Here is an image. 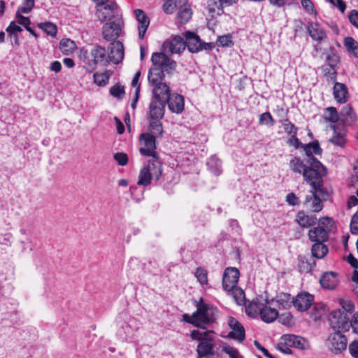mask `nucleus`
Listing matches in <instances>:
<instances>
[{
  "label": "nucleus",
  "instance_id": "f257e3e1",
  "mask_svg": "<svg viewBox=\"0 0 358 358\" xmlns=\"http://www.w3.org/2000/svg\"><path fill=\"white\" fill-rule=\"evenodd\" d=\"M309 166H306L299 157H294L289 162L290 169L295 173H302L304 180L308 185H319V178H323L327 170L315 157L308 159Z\"/></svg>",
  "mask_w": 358,
  "mask_h": 358
},
{
  "label": "nucleus",
  "instance_id": "f03ea898",
  "mask_svg": "<svg viewBox=\"0 0 358 358\" xmlns=\"http://www.w3.org/2000/svg\"><path fill=\"white\" fill-rule=\"evenodd\" d=\"M153 67L148 71V81L152 85L163 83L164 72L172 73L176 69L177 64L164 52H154L151 57Z\"/></svg>",
  "mask_w": 358,
  "mask_h": 358
},
{
  "label": "nucleus",
  "instance_id": "7ed1b4c3",
  "mask_svg": "<svg viewBox=\"0 0 358 358\" xmlns=\"http://www.w3.org/2000/svg\"><path fill=\"white\" fill-rule=\"evenodd\" d=\"M196 311L191 317L187 314L183 315L186 322L203 329L215 322L216 308L203 303L202 300L196 305Z\"/></svg>",
  "mask_w": 358,
  "mask_h": 358
},
{
  "label": "nucleus",
  "instance_id": "20e7f679",
  "mask_svg": "<svg viewBox=\"0 0 358 358\" xmlns=\"http://www.w3.org/2000/svg\"><path fill=\"white\" fill-rule=\"evenodd\" d=\"M213 333L212 331H200L193 330L191 331V338L193 340L199 341L196 347V358H214L215 343Z\"/></svg>",
  "mask_w": 358,
  "mask_h": 358
},
{
  "label": "nucleus",
  "instance_id": "39448f33",
  "mask_svg": "<svg viewBox=\"0 0 358 358\" xmlns=\"http://www.w3.org/2000/svg\"><path fill=\"white\" fill-rule=\"evenodd\" d=\"M319 185H310L311 189L310 194L306 196L303 206L308 210L313 213H318L321 211L324 207L323 201H327L329 198V194L323 187L324 182L322 178H319Z\"/></svg>",
  "mask_w": 358,
  "mask_h": 358
},
{
  "label": "nucleus",
  "instance_id": "423d86ee",
  "mask_svg": "<svg viewBox=\"0 0 358 358\" xmlns=\"http://www.w3.org/2000/svg\"><path fill=\"white\" fill-rule=\"evenodd\" d=\"M123 26L124 21L122 16H115L113 20L103 26V38L108 41H116L121 34Z\"/></svg>",
  "mask_w": 358,
  "mask_h": 358
},
{
  "label": "nucleus",
  "instance_id": "0eeeda50",
  "mask_svg": "<svg viewBox=\"0 0 358 358\" xmlns=\"http://www.w3.org/2000/svg\"><path fill=\"white\" fill-rule=\"evenodd\" d=\"M325 345L332 354L340 355L346 350L348 339L345 335L337 331L329 335Z\"/></svg>",
  "mask_w": 358,
  "mask_h": 358
},
{
  "label": "nucleus",
  "instance_id": "6e6552de",
  "mask_svg": "<svg viewBox=\"0 0 358 358\" xmlns=\"http://www.w3.org/2000/svg\"><path fill=\"white\" fill-rule=\"evenodd\" d=\"M156 138L153 135L149 133L141 134L139 136L141 148L140 153L146 157H158L156 152Z\"/></svg>",
  "mask_w": 358,
  "mask_h": 358
},
{
  "label": "nucleus",
  "instance_id": "1a4fd4ad",
  "mask_svg": "<svg viewBox=\"0 0 358 358\" xmlns=\"http://www.w3.org/2000/svg\"><path fill=\"white\" fill-rule=\"evenodd\" d=\"M329 322L333 329L344 331H348L351 326V321L348 313L340 310L331 313Z\"/></svg>",
  "mask_w": 358,
  "mask_h": 358
},
{
  "label": "nucleus",
  "instance_id": "9d476101",
  "mask_svg": "<svg viewBox=\"0 0 358 358\" xmlns=\"http://www.w3.org/2000/svg\"><path fill=\"white\" fill-rule=\"evenodd\" d=\"M108 4L97 6L96 15L101 22L111 21L115 16H121L117 11V6L113 2H108Z\"/></svg>",
  "mask_w": 358,
  "mask_h": 358
},
{
  "label": "nucleus",
  "instance_id": "9b49d317",
  "mask_svg": "<svg viewBox=\"0 0 358 358\" xmlns=\"http://www.w3.org/2000/svg\"><path fill=\"white\" fill-rule=\"evenodd\" d=\"M240 273L239 271L234 267H228L224 270L222 278V287L227 291L234 289L237 286Z\"/></svg>",
  "mask_w": 358,
  "mask_h": 358
},
{
  "label": "nucleus",
  "instance_id": "f8f14e48",
  "mask_svg": "<svg viewBox=\"0 0 358 358\" xmlns=\"http://www.w3.org/2000/svg\"><path fill=\"white\" fill-rule=\"evenodd\" d=\"M109 53L108 56V62L119 64L124 55V46L122 43L119 41L111 42L109 47Z\"/></svg>",
  "mask_w": 358,
  "mask_h": 358
},
{
  "label": "nucleus",
  "instance_id": "ddd939ff",
  "mask_svg": "<svg viewBox=\"0 0 358 358\" xmlns=\"http://www.w3.org/2000/svg\"><path fill=\"white\" fill-rule=\"evenodd\" d=\"M164 50L171 54H180L185 48V41L179 36H174L171 40L163 44Z\"/></svg>",
  "mask_w": 358,
  "mask_h": 358
},
{
  "label": "nucleus",
  "instance_id": "4468645a",
  "mask_svg": "<svg viewBox=\"0 0 358 358\" xmlns=\"http://www.w3.org/2000/svg\"><path fill=\"white\" fill-rule=\"evenodd\" d=\"M331 229H325L320 226L314 227L308 231L309 240L314 243H324L329 238V234Z\"/></svg>",
  "mask_w": 358,
  "mask_h": 358
},
{
  "label": "nucleus",
  "instance_id": "2eb2a0df",
  "mask_svg": "<svg viewBox=\"0 0 358 358\" xmlns=\"http://www.w3.org/2000/svg\"><path fill=\"white\" fill-rule=\"evenodd\" d=\"M313 301V296L307 292H301L294 298V306L299 311L308 310Z\"/></svg>",
  "mask_w": 358,
  "mask_h": 358
},
{
  "label": "nucleus",
  "instance_id": "dca6fc26",
  "mask_svg": "<svg viewBox=\"0 0 358 358\" xmlns=\"http://www.w3.org/2000/svg\"><path fill=\"white\" fill-rule=\"evenodd\" d=\"M134 13L138 21V37L140 39H143L150 24V20L141 9L134 10Z\"/></svg>",
  "mask_w": 358,
  "mask_h": 358
},
{
  "label": "nucleus",
  "instance_id": "f3484780",
  "mask_svg": "<svg viewBox=\"0 0 358 358\" xmlns=\"http://www.w3.org/2000/svg\"><path fill=\"white\" fill-rule=\"evenodd\" d=\"M229 326L231 329V331L229 333V336L243 341L245 339V329L243 325L235 318L230 317L229 320Z\"/></svg>",
  "mask_w": 358,
  "mask_h": 358
},
{
  "label": "nucleus",
  "instance_id": "a211bd4d",
  "mask_svg": "<svg viewBox=\"0 0 358 358\" xmlns=\"http://www.w3.org/2000/svg\"><path fill=\"white\" fill-rule=\"evenodd\" d=\"M185 46L187 47L189 52L196 53L201 51V40L196 34L187 31L185 33Z\"/></svg>",
  "mask_w": 358,
  "mask_h": 358
},
{
  "label": "nucleus",
  "instance_id": "6ab92c4d",
  "mask_svg": "<svg viewBox=\"0 0 358 358\" xmlns=\"http://www.w3.org/2000/svg\"><path fill=\"white\" fill-rule=\"evenodd\" d=\"M79 59L83 64L84 67L90 72L96 68V63L94 61L93 52L87 49L82 48L80 51Z\"/></svg>",
  "mask_w": 358,
  "mask_h": 358
},
{
  "label": "nucleus",
  "instance_id": "aec40b11",
  "mask_svg": "<svg viewBox=\"0 0 358 358\" xmlns=\"http://www.w3.org/2000/svg\"><path fill=\"white\" fill-rule=\"evenodd\" d=\"M308 31L312 39L317 42H321L327 38L325 30L318 23H310L308 26Z\"/></svg>",
  "mask_w": 358,
  "mask_h": 358
},
{
  "label": "nucleus",
  "instance_id": "412c9836",
  "mask_svg": "<svg viewBox=\"0 0 358 358\" xmlns=\"http://www.w3.org/2000/svg\"><path fill=\"white\" fill-rule=\"evenodd\" d=\"M166 103L173 113H180L184 110V98L181 95H170Z\"/></svg>",
  "mask_w": 358,
  "mask_h": 358
},
{
  "label": "nucleus",
  "instance_id": "4be33fe9",
  "mask_svg": "<svg viewBox=\"0 0 358 358\" xmlns=\"http://www.w3.org/2000/svg\"><path fill=\"white\" fill-rule=\"evenodd\" d=\"M153 86V94L155 100L166 102L171 95L169 87L165 83H161Z\"/></svg>",
  "mask_w": 358,
  "mask_h": 358
},
{
  "label": "nucleus",
  "instance_id": "5701e85b",
  "mask_svg": "<svg viewBox=\"0 0 358 358\" xmlns=\"http://www.w3.org/2000/svg\"><path fill=\"white\" fill-rule=\"evenodd\" d=\"M322 287L328 289H334L338 282V278L336 273L329 271L324 273L320 280Z\"/></svg>",
  "mask_w": 358,
  "mask_h": 358
},
{
  "label": "nucleus",
  "instance_id": "b1692460",
  "mask_svg": "<svg viewBox=\"0 0 358 358\" xmlns=\"http://www.w3.org/2000/svg\"><path fill=\"white\" fill-rule=\"evenodd\" d=\"M165 104L166 102L160 101L155 100L152 101L149 106V115L150 118L152 120L162 118L164 116Z\"/></svg>",
  "mask_w": 358,
  "mask_h": 358
},
{
  "label": "nucleus",
  "instance_id": "393cba45",
  "mask_svg": "<svg viewBox=\"0 0 358 358\" xmlns=\"http://www.w3.org/2000/svg\"><path fill=\"white\" fill-rule=\"evenodd\" d=\"M334 97L338 103H343L348 100V89L345 85L341 83H335L333 88Z\"/></svg>",
  "mask_w": 358,
  "mask_h": 358
},
{
  "label": "nucleus",
  "instance_id": "a878e982",
  "mask_svg": "<svg viewBox=\"0 0 358 358\" xmlns=\"http://www.w3.org/2000/svg\"><path fill=\"white\" fill-rule=\"evenodd\" d=\"M156 180H159L162 175V164L158 157H152L144 167Z\"/></svg>",
  "mask_w": 358,
  "mask_h": 358
},
{
  "label": "nucleus",
  "instance_id": "bb28decb",
  "mask_svg": "<svg viewBox=\"0 0 358 358\" xmlns=\"http://www.w3.org/2000/svg\"><path fill=\"white\" fill-rule=\"evenodd\" d=\"M262 321L266 323L274 322L278 317V312L275 308H271L266 304L262 305L259 315Z\"/></svg>",
  "mask_w": 358,
  "mask_h": 358
},
{
  "label": "nucleus",
  "instance_id": "cd10ccee",
  "mask_svg": "<svg viewBox=\"0 0 358 358\" xmlns=\"http://www.w3.org/2000/svg\"><path fill=\"white\" fill-rule=\"evenodd\" d=\"M296 222L300 227L308 228L316 223V217L315 215H307L303 211H299L296 216Z\"/></svg>",
  "mask_w": 358,
  "mask_h": 358
},
{
  "label": "nucleus",
  "instance_id": "c85d7f7f",
  "mask_svg": "<svg viewBox=\"0 0 358 358\" xmlns=\"http://www.w3.org/2000/svg\"><path fill=\"white\" fill-rule=\"evenodd\" d=\"M323 55H325L324 64L331 66H337L340 61V57L334 46H330L328 49L325 50Z\"/></svg>",
  "mask_w": 358,
  "mask_h": 358
},
{
  "label": "nucleus",
  "instance_id": "c756f323",
  "mask_svg": "<svg viewBox=\"0 0 358 358\" xmlns=\"http://www.w3.org/2000/svg\"><path fill=\"white\" fill-rule=\"evenodd\" d=\"M333 136L329 141L336 146L343 148L346 143L345 134L343 131H338L335 124L331 126Z\"/></svg>",
  "mask_w": 358,
  "mask_h": 358
},
{
  "label": "nucleus",
  "instance_id": "7c9ffc66",
  "mask_svg": "<svg viewBox=\"0 0 358 358\" xmlns=\"http://www.w3.org/2000/svg\"><path fill=\"white\" fill-rule=\"evenodd\" d=\"M341 121L345 124H351L356 120V115L350 106H344L340 113Z\"/></svg>",
  "mask_w": 358,
  "mask_h": 358
},
{
  "label": "nucleus",
  "instance_id": "2f4dec72",
  "mask_svg": "<svg viewBox=\"0 0 358 358\" xmlns=\"http://www.w3.org/2000/svg\"><path fill=\"white\" fill-rule=\"evenodd\" d=\"M90 50L92 52H93V59L96 62V65L98 64H105L106 62L108 63V57H106V51L104 48L96 45L92 48Z\"/></svg>",
  "mask_w": 358,
  "mask_h": 358
},
{
  "label": "nucleus",
  "instance_id": "473e14b6",
  "mask_svg": "<svg viewBox=\"0 0 358 358\" xmlns=\"http://www.w3.org/2000/svg\"><path fill=\"white\" fill-rule=\"evenodd\" d=\"M329 249L324 243H315L311 248L312 256L316 259H323L328 253Z\"/></svg>",
  "mask_w": 358,
  "mask_h": 358
},
{
  "label": "nucleus",
  "instance_id": "72a5a7b5",
  "mask_svg": "<svg viewBox=\"0 0 358 358\" xmlns=\"http://www.w3.org/2000/svg\"><path fill=\"white\" fill-rule=\"evenodd\" d=\"M192 11L190 8V5L187 3H184L182 6L179 7L178 13V18L180 23L185 24L192 17Z\"/></svg>",
  "mask_w": 358,
  "mask_h": 358
},
{
  "label": "nucleus",
  "instance_id": "f704fd0d",
  "mask_svg": "<svg viewBox=\"0 0 358 358\" xmlns=\"http://www.w3.org/2000/svg\"><path fill=\"white\" fill-rule=\"evenodd\" d=\"M207 166L210 171L215 176H220L222 173V162L216 156H211L208 159Z\"/></svg>",
  "mask_w": 358,
  "mask_h": 358
},
{
  "label": "nucleus",
  "instance_id": "c9c22d12",
  "mask_svg": "<svg viewBox=\"0 0 358 358\" xmlns=\"http://www.w3.org/2000/svg\"><path fill=\"white\" fill-rule=\"evenodd\" d=\"M263 304H260L257 301L252 300L245 305V313L250 317L255 318L260 315Z\"/></svg>",
  "mask_w": 358,
  "mask_h": 358
},
{
  "label": "nucleus",
  "instance_id": "e433bc0d",
  "mask_svg": "<svg viewBox=\"0 0 358 358\" xmlns=\"http://www.w3.org/2000/svg\"><path fill=\"white\" fill-rule=\"evenodd\" d=\"M315 266V261H310L303 257H299L298 270L301 273H308L310 272Z\"/></svg>",
  "mask_w": 358,
  "mask_h": 358
},
{
  "label": "nucleus",
  "instance_id": "4c0bfd02",
  "mask_svg": "<svg viewBox=\"0 0 358 358\" xmlns=\"http://www.w3.org/2000/svg\"><path fill=\"white\" fill-rule=\"evenodd\" d=\"M76 48V43L69 38H63L59 42V49L64 55L72 53Z\"/></svg>",
  "mask_w": 358,
  "mask_h": 358
},
{
  "label": "nucleus",
  "instance_id": "58836bf2",
  "mask_svg": "<svg viewBox=\"0 0 358 358\" xmlns=\"http://www.w3.org/2000/svg\"><path fill=\"white\" fill-rule=\"evenodd\" d=\"M163 126L159 120H152L149 124V134L155 138L162 137L163 134Z\"/></svg>",
  "mask_w": 358,
  "mask_h": 358
},
{
  "label": "nucleus",
  "instance_id": "ea45409f",
  "mask_svg": "<svg viewBox=\"0 0 358 358\" xmlns=\"http://www.w3.org/2000/svg\"><path fill=\"white\" fill-rule=\"evenodd\" d=\"M304 150L309 159L314 157L313 154L321 155L322 153V149L317 141H314L306 144L304 147Z\"/></svg>",
  "mask_w": 358,
  "mask_h": 358
},
{
  "label": "nucleus",
  "instance_id": "a19ab883",
  "mask_svg": "<svg viewBox=\"0 0 358 358\" xmlns=\"http://www.w3.org/2000/svg\"><path fill=\"white\" fill-rule=\"evenodd\" d=\"M38 27L52 37H55L57 35V27L50 22H41L38 24Z\"/></svg>",
  "mask_w": 358,
  "mask_h": 358
},
{
  "label": "nucleus",
  "instance_id": "79ce46f5",
  "mask_svg": "<svg viewBox=\"0 0 358 358\" xmlns=\"http://www.w3.org/2000/svg\"><path fill=\"white\" fill-rule=\"evenodd\" d=\"M285 131L289 135L297 134L298 128L289 121L288 118H282L279 120Z\"/></svg>",
  "mask_w": 358,
  "mask_h": 358
},
{
  "label": "nucleus",
  "instance_id": "37998d69",
  "mask_svg": "<svg viewBox=\"0 0 358 358\" xmlns=\"http://www.w3.org/2000/svg\"><path fill=\"white\" fill-rule=\"evenodd\" d=\"M152 179H154L153 177L150 174L148 170L143 167L139 173L138 185L147 186L151 182Z\"/></svg>",
  "mask_w": 358,
  "mask_h": 358
},
{
  "label": "nucleus",
  "instance_id": "c03bdc74",
  "mask_svg": "<svg viewBox=\"0 0 358 358\" xmlns=\"http://www.w3.org/2000/svg\"><path fill=\"white\" fill-rule=\"evenodd\" d=\"M180 3L181 0H166L162 6V9L165 13L172 14Z\"/></svg>",
  "mask_w": 358,
  "mask_h": 358
},
{
  "label": "nucleus",
  "instance_id": "a18cd8bd",
  "mask_svg": "<svg viewBox=\"0 0 358 358\" xmlns=\"http://www.w3.org/2000/svg\"><path fill=\"white\" fill-rule=\"evenodd\" d=\"M336 66H331L327 64H324L322 66V70L327 80H335L336 79Z\"/></svg>",
  "mask_w": 358,
  "mask_h": 358
},
{
  "label": "nucleus",
  "instance_id": "49530a36",
  "mask_svg": "<svg viewBox=\"0 0 358 358\" xmlns=\"http://www.w3.org/2000/svg\"><path fill=\"white\" fill-rule=\"evenodd\" d=\"M94 83L100 87L106 85L108 83L110 75L106 73H95L93 76Z\"/></svg>",
  "mask_w": 358,
  "mask_h": 358
},
{
  "label": "nucleus",
  "instance_id": "de8ad7c7",
  "mask_svg": "<svg viewBox=\"0 0 358 358\" xmlns=\"http://www.w3.org/2000/svg\"><path fill=\"white\" fill-rule=\"evenodd\" d=\"M277 301L283 308H287L291 305L294 306V298L289 294H282Z\"/></svg>",
  "mask_w": 358,
  "mask_h": 358
},
{
  "label": "nucleus",
  "instance_id": "09e8293b",
  "mask_svg": "<svg viewBox=\"0 0 358 358\" xmlns=\"http://www.w3.org/2000/svg\"><path fill=\"white\" fill-rule=\"evenodd\" d=\"M259 124L273 127L275 124V120L269 112H265L259 115Z\"/></svg>",
  "mask_w": 358,
  "mask_h": 358
},
{
  "label": "nucleus",
  "instance_id": "8fccbe9b",
  "mask_svg": "<svg viewBox=\"0 0 358 358\" xmlns=\"http://www.w3.org/2000/svg\"><path fill=\"white\" fill-rule=\"evenodd\" d=\"M325 112L327 114L325 117L327 122L336 123L339 119L337 110L335 107H328L325 109Z\"/></svg>",
  "mask_w": 358,
  "mask_h": 358
},
{
  "label": "nucleus",
  "instance_id": "3c124183",
  "mask_svg": "<svg viewBox=\"0 0 358 358\" xmlns=\"http://www.w3.org/2000/svg\"><path fill=\"white\" fill-rule=\"evenodd\" d=\"M231 292L234 296L235 301L238 304L241 305L245 301V293L241 288L236 286L234 289L227 290Z\"/></svg>",
  "mask_w": 358,
  "mask_h": 358
},
{
  "label": "nucleus",
  "instance_id": "603ef678",
  "mask_svg": "<svg viewBox=\"0 0 358 358\" xmlns=\"http://www.w3.org/2000/svg\"><path fill=\"white\" fill-rule=\"evenodd\" d=\"M110 93L113 96L122 99L125 94V91L124 87L117 83L110 88Z\"/></svg>",
  "mask_w": 358,
  "mask_h": 358
},
{
  "label": "nucleus",
  "instance_id": "864d4df0",
  "mask_svg": "<svg viewBox=\"0 0 358 358\" xmlns=\"http://www.w3.org/2000/svg\"><path fill=\"white\" fill-rule=\"evenodd\" d=\"M195 277L201 285H204L208 283V273L206 270L203 268H197L195 272Z\"/></svg>",
  "mask_w": 358,
  "mask_h": 358
},
{
  "label": "nucleus",
  "instance_id": "5fc2aeb1",
  "mask_svg": "<svg viewBox=\"0 0 358 358\" xmlns=\"http://www.w3.org/2000/svg\"><path fill=\"white\" fill-rule=\"evenodd\" d=\"M35 5V0H23L17 10L22 13L27 14L31 11Z\"/></svg>",
  "mask_w": 358,
  "mask_h": 358
},
{
  "label": "nucleus",
  "instance_id": "6e6d98bb",
  "mask_svg": "<svg viewBox=\"0 0 358 358\" xmlns=\"http://www.w3.org/2000/svg\"><path fill=\"white\" fill-rule=\"evenodd\" d=\"M217 44L221 47L231 46L234 44L231 39V36L230 34H227L219 36L217 40Z\"/></svg>",
  "mask_w": 358,
  "mask_h": 358
},
{
  "label": "nucleus",
  "instance_id": "4d7b16f0",
  "mask_svg": "<svg viewBox=\"0 0 358 358\" xmlns=\"http://www.w3.org/2000/svg\"><path fill=\"white\" fill-rule=\"evenodd\" d=\"M21 13V11H19L18 10H17L15 14V20L18 24L22 25L27 29V27L31 24V21L29 17L23 16Z\"/></svg>",
  "mask_w": 358,
  "mask_h": 358
},
{
  "label": "nucleus",
  "instance_id": "13d9d810",
  "mask_svg": "<svg viewBox=\"0 0 358 358\" xmlns=\"http://www.w3.org/2000/svg\"><path fill=\"white\" fill-rule=\"evenodd\" d=\"M294 339H295V343H294V348L300 349V350H306L309 348L308 341L303 337H301L300 336H296V338Z\"/></svg>",
  "mask_w": 358,
  "mask_h": 358
},
{
  "label": "nucleus",
  "instance_id": "bf43d9fd",
  "mask_svg": "<svg viewBox=\"0 0 358 358\" xmlns=\"http://www.w3.org/2000/svg\"><path fill=\"white\" fill-rule=\"evenodd\" d=\"M6 31L10 35H14L17 34V33L22 32V28L17 23L16 20H15L10 22V24L6 29Z\"/></svg>",
  "mask_w": 358,
  "mask_h": 358
},
{
  "label": "nucleus",
  "instance_id": "052dcab7",
  "mask_svg": "<svg viewBox=\"0 0 358 358\" xmlns=\"http://www.w3.org/2000/svg\"><path fill=\"white\" fill-rule=\"evenodd\" d=\"M222 351L229 355L230 358H243V357L240 355L238 350L235 348L225 346L222 348Z\"/></svg>",
  "mask_w": 358,
  "mask_h": 358
},
{
  "label": "nucleus",
  "instance_id": "680f3d73",
  "mask_svg": "<svg viewBox=\"0 0 358 358\" xmlns=\"http://www.w3.org/2000/svg\"><path fill=\"white\" fill-rule=\"evenodd\" d=\"M301 6L309 14H315L316 11L315 9L314 4L311 0H301Z\"/></svg>",
  "mask_w": 358,
  "mask_h": 358
},
{
  "label": "nucleus",
  "instance_id": "e2e57ef3",
  "mask_svg": "<svg viewBox=\"0 0 358 358\" xmlns=\"http://www.w3.org/2000/svg\"><path fill=\"white\" fill-rule=\"evenodd\" d=\"M343 43L348 51L351 52L357 45V42L352 37L348 36L344 38Z\"/></svg>",
  "mask_w": 358,
  "mask_h": 358
},
{
  "label": "nucleus",
  "instance_id": "0e129e2a",
  "mask_svg": "<svg viewBox=\"0 0 358 358\" xmlns=\"http://www.w3.org/2000/svg\"><path fill=\"white\" fill-rule=\"evenodd\" d=\"M350 231L353 234H358V211L352 217L350 222Z\"/></svg>",
  "mask_w": 358,
  "mask_h": 358
},
{
  "label": "nucleus",
  "instance_id": "69168bd1",
  "mask_svg": "<svg viewBox=\"0 0 358 358\" xmlns=\"http://www.w3.org/2000/svg\"><path fill=\"white\" fill-rule=\"evenodd\" d=\"M114 159L120 166H125L128 162V157L125 153L117 152L115 154Z\"/></svg>",
  "mask_w": 358,
  "mask_h": 358
},
{
  "label": "nucleus",
  "instance_id": "338daca9",
  "mask_svg": "<svg viewBox=\"0 0 358 358\" xmlns=\"http://www.w3.org/2000/svg\"><path fill=\"white\" fill-rule=\"evenodd\" d=\"M348 19L350 22L358 29V11L357 10H352L350 11Z\"/></svg>",
  "mask_w": 358,
  "mask_h": 358
},
{
  "label": "nucleus",
  "instance_id": "774afa93",
  "mask_svg": "<svg viewBox=\"0 0 358 358\" xmlns=\"http://www.w3.org/2000/svg\"><path fill=\"white\" fill-rule=\"evenodd\" d=\"M349 352L352 357L358 358V341H354L350 343Z\"/></svg>",
  "mask_w": 358,
  "mask_h": 358
}]
</instances>
